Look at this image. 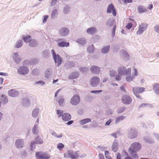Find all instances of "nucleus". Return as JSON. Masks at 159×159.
Returning a JSON list of instances; mask_svg holds the SVG:
<instances>
[{"instance_id": "1", "label": "nucleus", "mask_w": 159, "mask_h": 159, "mask_svg": "<svg viewBox=\"0 0 159 159\" xmlns=\"http://www.w3.org/2000/svg\"><path fill=\"white\" fill-rule=\"evenodd\" d=\"M127 136L128 138L133 139L138 136V133L136 129L134 127H129L127 130Z\"/></svg>"}, {"instance_id": "2", "label": "nucleus", "mask_w": 159, "mask_h": 159, "mask_svg": "<svg viewBox=\"0 0 159 159\" xmlns=\"http://www.w3.org/2000/svg\"><path fill=\"white\" fill-rule=\"evenodd\" d=\"M51 52L55 63H57V66H60L62 62V59L60 56L58 54H56L53 49L51 50Z\"/></svg>"}, {"instance_id": "3", "label": "nucleus", "mask_w": 159, "mask_h": 159, "mask_svg": "<svg viewBox=\"0 0 159 159\" xmlns=\"http://www.w3.org/2000/svg\"><path fill=\"white\" fill-rule=\"evenodd\" d=\"M118 73L121 75H123L127 74L128 73H130L131 69L129 68L127 70L126 68L123 65H121L118 67L117 69Z\"/></svg>"}, {"instance_id": "4", "label": "nucleus", "mask_w": 159, "mask_h": 159, "mask_svg": "<svg viewBox=\"0 0 159 159\" xmlns=\"http://www.w3.org/2000/svg\"><path fill=\"white\" fill-rule=\"evenodd\" d=\"M18 73L21 75H25L27 74L29 71V68L25 66L19 67L17 70Z\"/></svg>"}, {"instance_id": "5", "label": "nucleus", "mask_w": 159, "mask_h": 159, "mask_svg": "<svg viewBox=\"0 0 159 159\" xmlns=\"http://www.w3.org/2000/svg\"><path fill=\"white\" fill-rule=\"evenodd\" d=\"M141 144L138 142H135L133 143L129 148L130 151L137 152L139 151L141 148Z\"/></svg>"}, {"instance_id": "6", "label": "nucleus", "mask_w": 159, "mask_h": 159, "mask_svg": "<svg viewBox=\"0 0 159 159\" xmlns=\"http://www.w3.org/2000/svg\"><path fill=\"white\" fill-rule=\"evenodd\" d=\"M37 159H49L50 156L46 152L42 153L40 152H37L35 154Z\"/></svg>"}, {"instance_id": "7", "label": "nucleus", "mask_w": 159, "mask_h": 159, "mask_svg": "<svg viewBox=\"0 0 159 159\" xmlns=\"http://www.w3.org/2000/svg\"><path fill=\"white\" fill-rule=\"evenodd\" d=\"M148 27V25L145 23H143L140 24L139 26V29L136 32V34L140 35L142 34L145 31Z\"/></svg>"}, {"instance_id": "8", "label": "nucleus", "mask_w": 159, "mask_h": 159, "mask_svg": "<svg viewBox=\"0 0 159 159\" xmlns=\"http://www.w3.org/2000/svg\"><path fill=\"white\" fill-rule=\"evenodd\" d=\"M80 102V96L77 95H75L71 99L70 103L72 105L75 106L77 105Z\"/></svg>"}, {"instance_id": "9", "label": "nucleus", "mask_w": 159, "mask_h": 159, "mask_svg": "<svg viewBox=\"0 0 159 159\" xmlns=\"http://www.w3.org/2000/svg\"><path fill=\"white\" fill-rule=\"evenodd\" d=\"M100 79L98 76L93 77L90 80V84L91 86L93 87H96L99 84Z\"/></svg>"}, {"instance_id": "10", "label": "nucleus", "mask_w": 159, "mask_h": 159, "mask_svg": "<svg viewBox=\"0 0 159 159\" xmlns=\"http://www.w3.org/2000/svg\"><path fill=\"white\" fill-rule=\"evenodd\" d=\"M120 54L121 58H123L125 61H128L130 59V56L128 53L125 50L123 49L120 51Z\"/></svg>"}, {"instance_id": "11", "label": "nucleus", "mask_w": 159, "mask_h": 159, "mask_svg": "<svg viewBox=\"0 0 159 159\" xmlns=\"http://www.w3.org/2000/svg\"><path fill=\"white\" fill-rule=\"evenodd\" d=\"M121 100L122 102L126 104H129L132 100L131 98L129 96L126 95L122 96Z\"/></svg>"}, {"instance_id": "12", "label": "nucleus", "mask_w": 159, "mask_h": 159, "mask_svg": "<svg viewBox=\"0 0 159 159\" xmlns=\"http://www.w3.org/2000/svg\"><path fill=\"white\" fill-rule=\"evenodd\" d=\"M8 93L9 96L13 97H17L19 94L18 91L15 89H11L8 91Z\"/></svg>"}, {"instance_id": "13", "label": "nucleus", "mask_w": 159, "mask_h": 159, "mask_svg": "<svg viewBox=\"0 0 159 159\" xmlns=\"http://www.w3.org/2000/svg\"><path fill=\"white\" fill-rule=\"evenodd\" d=\"M12 58L14 61L17 64H19L20 62L21 59L20 58L17 52H14L12 56Z\"/></svg>"}, {"instance_id": "14", "label": "nucleus", "mask_w": 159, "mask_h": 159, "mask_svg": "<svg viewBox=\"0 0 159 159\" xmlns=\"http://www.w3.org/2000/svg\"><path fill=\"white\" fill-rule=\"evenodd\" d=\"M24 144V142L22 139H18L15 142V145L18 148H22Z\"/></svg>"}, {"instance_id": "15", "label": "nucleus", "mask_w": 159, "mask_h": 159, "mask_svg": "<svg viewBox=\"0 0 159 159\" xmlns=\"http://www.w3.org/2000/svg\"><path fill=\"white\" fill-rule=\"evenodd\" d=\"M137 11L139 13H143L147 11V7L143 5H140L137 7Z\"/></svg>"}, {"instance_id": "16", "label": "nucleus", "mask_w": 159, "mask_h": 159, "mask_svg": "<svg viewBox=\"0 0 159 159\" xmlns=\"http://www.w3.org/2000/svg\"><path fill=\"white\" fill-rule=\"evenodd\" d=\"M75 66V63L73 61H67L65 64L64 67L66 69H71L72 68L74 67Z\"/></svg>"}, {"instance_id": "17", "label": "nucleus", "mask_w": 159, "mask_h": 159, "mask_svg": "<svg viewBox=\"0 0 159 159\" xmlns=\"http://www.w3.org/2000/svg\"><path fill=\"white\" fill-rule=\"evenodd\" d=\"M60 33L61 35L65 36L68 35L69 33V30L66 27H63L60 30Z\"/></svg>"}, {"instance_id": "18", "label": "nucleus", "mask_w": 159, "mask_h": 159, "mask_svg": "<svg viewBox=\"0 0 159 159\" xmlns=\"http://www.w3.org/2000/svg\"><path fill=\"white\" fill-rule=\"evenodd\" d=\"M91 72L94 74H99L100 71V68L96 66H93L90 68Z\"/></svg>"}, {"instance_id": "19", "label": "nucleus", "mask_w": 159, "mask_h": 159, "mask_svg": "<svg viewBox=\"0 0 159 159\" xmlns=\"http://www.w3.org/2000/svg\"><path fill=\"white\" fill-rule=\"evenodd\" d=\"M71 115L69 113H66L63 114L62 116V120L65 121H67L71 119Z\"/></svg>"}, {"instance_id": "20", "label": "nucleus", "mask_w": 159, "mask_h": 159, "mask_svg": "<svg viewBox=\"0 0 159 159\" xmlns=\"http://www.w3.org/2000/svg\"><path fill=\"white\" fill-rule=\"evenodd\" d=\"M132 90L134 94L139 93L144 91V88L141 87L133 88Z\"/></svg>"}, {"instance_id": "21", "label": "nucleus", "mask_w": 159, "mask_h": 159, "mask_svg": "<svg viewBox=\"0 0 159 159\" xmlns=\"http://www.w3.org/2000/svg\"><path fill=\"white\" fill-rule=\"evenodd\" d=\"M143 139L146 142L148 143L151 144L154 142L153 139L150 136H145L143 137Z\"/></svg>"}, {"instance_id": "22", "label": "nucleus", "mask_w": 159, "mask_h": 159, "mask_svg": "<svg viewBox=\"0 0 159 159\" xmlns=\"http://www.w3.org/2000/svg\"><path fill=\"white\" fill-rule=\"evenodd\" d=\"M96 30V28L94 27H92L88 28L87 30L86 31L88 34L93 35L95 33Z\"/></svg>"}, {"instance_id": "23", "label": "nucleus", "mask_w": 159, "mask_h": 159, "mask_svg": "<svg viewBox=\"0 0 159 159\" xmlns=\"http://www.w3.org/2000/svg\"><path fill=\"white\" fill-rule=\"evenodd\" d=\"M22 104L24 107L28 106L30 104V101L28 98H23L22 100Z\"/></svg>"}, {"instance_id": "24", "label": "nucleus", "mask_w": 159, "mask_h": 159, "mask_svg": "<svg viewBox=\"0 0 159 159\" xmlns=\"http://www.w3.org/2000/svg\"><path fill=\"white\" fill-rule=\"evenodd\" d=\"M79 75L78 72H75L72 73L69 76L68 78L70 79H73L77 78Z\"/></svg>"}, {"instance_id": "25", "label": "nucleus", "mask_w": 159, "mask_h": 159, "mask_svg": "<svg viewBox=\"0 0 159 159\" xmlns=\"http://www.w3.org/2000/svg\"><path fill=\"white\" fill-rule=\"evenodd\" d=\"M0 100L4 104H7L8 101L7 97L4 94H2L1 96Z\"/></svg>"}, {"instance_id": "26", "label": "nucleus", "mask_w": 159, "mask_h": 159, "mask_svg": "<svg viewBox=\"0 0 159 159\" xmlns=\"http://www.w3.org/2000/svg\"><path fill=\"white\" fill-rule=\"evenodd\" d=\"M39 108L34 109L32 111V115L34 118H36L38 116L39 112Z\"/></svg>"}, {"instance_id": "27", "label": "nucleus", "mask_w": 159, "mask_h": 159, "mask_svg": "<svg viewBox=\"0 0 159 159\" xmlns=\"http://www.w3.org/2000/svg\"><path fill=\"white\" fill-rule=\"evenodd\" d=\"M57 45L60 47H67L69 45L68 42L61 41L57 43Z\"/></svg>"}, {"instance_id": "28", "label": "nucleus", "mask_w": 159, "mask_h": 159, "mask_svg": "<svg viewBox=\"0 0 159 159\" xmlns=\"http://www.w3.org/2000/svg\"><path fill=\"white\" fill-rule=\"evenodd\" d=\"M29 44L30 47H34L38 45V42L36 40L33 39L29 41Z\"/></svg>"}, {"instance_id": "29", "label": "nucleus", "mask_w": 159, "mask_h": 159, "mask_svg": "<svg viewBox=\"0 0 159 159\" xmlns=\"http://www.w3.org/2000/svg\"><path fill=\"white\" fill-rule=\"evenodd\" d=\"M52 71L50 68L47 69L44 73L45 77L47 79H49L51 76Z\"/></svg>"}, {"instance_id": "30", "label": "nucleus", "mask_w": 159, "mask_h": 159, "mask_svg": "<svg viewBox=\"0 0 159 159\" xmlns=\"http://www.w3.org/2000/svg\"><path fill=\"white\" fill-rule=\"evenodd\" d=\"M35 143L36 144H42L43 143V140L38 136L35 139Z\"/></svg>"}, {"instance_id": "31", "label": "nucleus", "mask_w": 159, "mask_h": 159, "mask_svg": "<svg viewBox=\"0 0 159 159\" xmlns=\"http://www.w3.org/2000/svg\"><path fill=\"white\" fill-rule=\"evenodd\" d=\"M91 119L89 118H85L80 120L79 121V123L81 125H83L85 124L91 122Z\"/></svg>"}, {"instance_id": "32", "label": "nucleus", "mask_w": 159, "mask_h": 159, "mask_svg": "<svg viewBox=\"0 0 159 159\" xmlns=\"http://www.w3.org/2000/svg\"><path fill=\"white\" fill-rule=\"evenodd\" d=\"M110 47V46L109 45L104 46L101 49V52L105 54L107 53L109 50Z\"/></svg>"}, {"instance_id": "33", "label": "nucleus", "mask_w": 159, "mask_h": 159, "mask_svg": "<svg viewBox=\"0 0 159 159\" xmlns=\"http://www.w3.org/2000/svg\"><path fill=\"white\" fill-rule=\"evenodd\" d=\"M131 72L129 73V74L128 73L126 77V80L128 82H130L132 81L133 80L135 79V77L133 75H131Z\"/></svg>"}, {"instance_id": "34", "label": "nucleus", "mask_w": 159, "mask_h": 159, "mask_svg": "<svg viewBox=\"0 0 159 159\" xmlns=\"http://www.w3.org/2000/svg\"><path fill=\"white\" fill-rule=\"evenodd\" d=\"M70 8L69 5H66L64 6L63 12L65 14H66L69 13L70 11Z\"/></svg>"}, {"instance_id": "35", "label": "nucleus", "mask_w": 159, "mask_h": 159, "mask_svg": "<svg viewBox=\"0 0 159 159\" xmlns=\"http://www.w3.org/2000/svg\"><path fill=\"white\" fill-rule=\"evenodd\" d=\"M153 90L157 95H159V84L156 83L154 85Z\"/></svg>"}, {"instance_id": "36", "label": "nucleus", "mask_w": 159, "mask_h": 159, "mask_svg": "<svg viewBox=\"0 0 159 159\" xmlns=\"http://www.w3.org/2000/svg\"><path fill=\"white\" fill-rule=\"evenodd\" d=\"M115 7L111 3L108 6L107 12V13H111L112 12V11L114 9Z\"/></svg>"}, {"instance_id": "37", "label": "nucleus", "mask_w": 159, "mask_h": 159, "mask_svg": "<svg viewBox=\"0 0 159 159\" xmlns=\"http://www.w3.org/2000/svg\"><path fill=\"white\" fill-rule=\"evenodd\" d=\"M67 154L71 159H76V157L74 155L73 152L71 150H68Z\"/></svg>"}, {"instance_id": "38", "label": "nucleus", "mask_w": 159, "mask_h": 159, "mask_svg": "<svg viewBox=\"0 0 159 159\" xmlns=\"http://www.w3.org/2000/svg\"><path fill=\"white\" fill-rule=\"evenodd\" d=\"M76 42L82 45H84L86 44L85 39L84 38H79L76 40Z\"/></svg>"}, {"instance_id": "39", "label": "nucleus", "mask_w": 159, "mask_h": 159, "mask_svg": "<svg viewBox=\"0 0 159 159\" xmlns=\"http://www.w3.org/2000/svg\"><path fill=\"white\" fill-rule=\"evenodd\" d=\"M32 133L34 134H37L38 133V125L37 124L34 125L32 130Z\"/></svg>"}, {"instance_id": "40", "label": "nucleus", "mask_w": 159, "mask_h": 159, "mask_svg": "<svg viewBox=\"0 0 159 159\" xmlns=\"http://www.w3.org/2000/svg\"><path fill=\"white\" fill-rule=\"evenodd\" d=\"M87 50L88 52L90 53H93L94 51V48L93 44L88 46L87 48Z\"/></svg>"}, {"instance_id": "41", "label": "nucleus", "mask_w": 159, "mask_h": 159, "mask_svg": "<svg viewBox=\"0 0 159 159\" xmlns=\"http://www.w3.org/2000/svg\"><path fill=\"white\" fill-rule=\"evenodd\" d=\"M42 55L45 58H48L50 55V52H49L48 50H45L42 53Z\"/></svg>"}, {"instance_id": "42", "label": "nucleus", "mask_w": 159, "mask_h": 159, "mask_svg": "<svg viewBox=\"0 0 159 159\" xmlns=\"http://www.w3.org/2000/svg\"><path fill=\"white\" fill-rule=\"evenodd\" d=\"M58 12L57 9H54L51 14V17L52 19H54L56 17V15H57Z\"/></svg>"}, {"instance_id": "43", "label": "nucleus", "mask_w": 159, "mask_h": 159, "mask_svg": "<svg viewBox=\"0 0 159 159\" xmlns=\"http://www.w3.org/2000/svg\"><path fill=\"white\" fill-rule=\"evenodd\" d=\"M125 118V116H120L117 117L115 120V123L116 124L118 123L120 121L123 120Z\"/></svg>"}, {"instance_id": "44", "label": "nucleus", "mask_w": 159, "mask_h": 159, "mask_svg": "<svg viewBox=\"0 0 159 159\" xmlns=\"http://www.w3.org/2000/svg\"><path fill=\"white\" fill-rule=\"evenodd\" d=\"M112 149L113 151L115 152H117L118 150V145L117 143H113L112 146Z\"/></svg>"}, {"instance_id": "45", "label": "nucleus", "mask_w": 159, "mask_h": 159, "mask_svg": "<svg viewBox=\"0 0 159 159\" xmlns=\"http://www.w3.org/2000/svg\"><path fill=\"white\" fill-rule=\"evenodd\" d=\"M114 22V20L109 19L106 22V25L109 26L111 27L112 25H113Z\"/></svg>"}, {"instance_id": "46", "label": "nucleus", "mask_w": 159, "mask_h": 159, "mask_svg": "<svg viewBox=\"0 0 159 159\" xmlns=\"http://www.w3.org/2000/svg\"><path fill=\"white\" fill-rule=\"evenodd\" d=\"M130 152L133 159H136L138 158L139 156L136 153V152H133V151H130Z\"/></svg>"}, {"instance_id": "47", "label": "nucleus", "mask_w": 159, "mask_h": 159, "mask_svg": "<svg viewBox=\"0 0 159 159\" xmlns=\"http://www.w3.org/2000/svg\"><path fill=\"white\" fill-rule=\"evenodd\" d=\"M30 38L31 36L30 35H28L25 37L23 36V39L25 42L27 43L28 42L29 43V41L30 40Z\"/></svg>"}, {"instance_id": "48", "label": "nucleus", "mask_w": 159, "mask_h": 159, "mask_svg": "<svg viewBox=\"0 0 159 159\" xmlns=\"http://www.w3.org/2000/svg\"><path fill=\"white\" fill-rule=\"evenodd\" d=\"M23 45V41L22 40H20L17 41L16 45L15 47L17 48H20Z\"/></svg>"}, {"instance_id": "49", "label": "nucleus", "mask_w": 159, "mask_h": 159, "mask_svg": "<svg viewBox=\"0 0 159 159\" xmlns=\"http://www.w3.org/2000/svg\"><path fill=\"white\" fill-rule=\"evenodd\" d=\"M126 107H120L118 108L117 112L118 113H121L125 109Z\"/></svg>"}, {"instance_id": "50", "label": "nucleus", "mask_w": 159, "mask_h": 159, "mask_svg": "<svg viewBox=\"0 0 159 159\" xmlns=\"http://www.w3.org/2000/svg\"><path fill=\"white\" fill-rule=\"evenodd\" d=\"M64 147V145L62 143H58L57 145V148L60 150H61Z\"/></svg>"}, {"instance_id": "51", "label": "nucleus", "mask_w": 159, "mask_h": 159, "mask_svg": "<svg viewBox=\"0 0 159 159\" xmlns=\"http://www.w3.org/2000/svg\"><path fill=\"white\" fill-rule=\"evenodd\" d=\"M56 113L58 115V117H62L63 113V111L60 110H57L56 111Z\"/></svg>"}, {"instance_id": "52", "label": "nucleus", "mask_w": 159, "mask_h": 159, "mask_svg": "<svg viewBox=\"0 0 159 159\" xmlns=\"http://www.w3.org/2000/svg\"><path fill=\"white\" fill-rule=\"evenodd\" d=\"M116 73V71H114L113 70H111L110 71V75L111 77H114Z\"/></svg>"}, {"instance_id": "53", "label": "nucleus", "mask_w": 159, "mask_h": 159, "mask_svg": "<svg viewBox=\"0 0 159 159\" xmlns=\"http://www.w3.org/2000/svg\"><path fill=\"white\" fill-rule=\"evenodd\" d=\"M35 144H36V143H35V141H33L31 142L30 145V147L31 150H33L34 149Z\"/></svg>"}, {"instance_id": "54", "label": "nucleus", "mask_w": 159, "mask_h": 159, "mask_svg": "<svg viewBox=\"0 0 159 159\" xmlns=\"http://www.w3.org/2000/svg\"><path fill=\"white\" fill-rule=\"evenodd\" d=\"M64 102V99L63 98H60L58 101L59 104L60 106H62Z\"/></svg>"}, {"instance_id": "55", "label": "nucleus", "mask_w": 159, "mask_h": 159, "mask_svg": "<svg viewBox=\"0 0 159 159\" xmlns=\"http://www.w3.org/2000/svg\"><path fill=\"white\" fill-rule=\"evenodd\" d=\"M149 106V107H151L152 106V105L151 104H149L148 103H143L139 107V108H142L146 106Z\"/></svg>"}, {"instance_id": "56", "label": "nucleus", "mask_w": 159, "mask_h": 159, "mask_svg": "<svg viewBox=\"0 0 159 159\" xmlns=\"http://www.w3.org/2000/svg\"><path fill=\"white\" fill-rule=\"evenodd\" d=\"M116 28V25H115L114 26L112 30L111 35L113 37H114L115 36Z\"/></svg>"}, {"instance_id": "57", "label": "nucleus", "mask_w": 159, "mask_h": 159, "mask_svg": "<svg viewBox=\"0 0 159 159\" xmlns=\"http://www.w3.org/2000/svg\"><path fill=\"white\" fill-rule=\"evenodd\" d=\"M109 152L108 151H106L105 152V155L106 158L107 159H112L111 156L108 155Z\"/></svg>"}, {"instance_id": "58", "label": "nucleus", "mask_w": 159, "mask_h": 159, "mask_svg": "<svg viewBox=\"0 0 159 159\" xmlns=\"http://www.w3.org/2000/svg\"><path fill=\"white\" fill-rule=\"evenodd\" d=\"M32 74L33 75H37L38 74V70L36 69H34L32 71Z\"/></svg>"}, {"instance_id": "59", "label": "nucleus", "mask_w": 159, "mask_h": 159, "mask_svg": "<svg viewBox=\"0 0 159 159\" xmlns=\"http://www.w3.org/2000/svg\"><path fill=\"white\" fill-rule=\"evenodd\" d=\"M155 31L159 34V24L156 25L154 27Z\"/></svg>"}, {"instance_id": "60", "label": "nucleus", "mask_w": 159, "mask_h": 159, "mask_svg": "<svg viewBox=\"0 0 159 159\" xmlns=\"http://www.w3.org/2000/svg\"><path fill=\"white\" fill-rule=\"evenodd\" d=\"M87 68L86 67H82L80 68V71L82 72L83 73L87 71Z\"/></svg>"}, {"instance_id": "61", "label": "nucleus", "mask_w": 159, "mask_h": 159, "mask_svg": "<svg viewBox=\"0 0 159 159\" xmlns=\"http://www.w3.org/2000/svg\"><path fill=\"white\" fill-rule=\"evenodd\" d=\"M102 92V90H92L90 91L91 93H99Z\"/></svg>"}, {"instance_id": "62", "label": "nucleus", "mask_w": 159, "mask_h": 159, "mask_svg": "<svg viewBox=\"0 0 159 159\" xmlns=\"http://www.w3.org/2000/svg\"><path fill=\"white\" fill-rule=\"evenodd\" d=\"M121 76L120 75L118 74V75H116L115 77V79L117 81H119L121 79Z\"/></svg>"}, {"instance_id": "63", "label": "nucleus", "mask_w": 159, "mask_h": 159, "mask_svg": "<svg viewBox=\"0 0 159 159\" xmlns=\"http://www.w3.org/2000/svg\"><path fill=\"white\" fill-rule=\"evenodd\" d=\"M132 26V24L131 22H129L127 24L126 26V28L128 29H130Z\"/></svg>"}, {"instance_id": "64", "label": "nucleus", "mask_w": 159, "mask_h": 159, "mask_svg": "<svg viewBox=\"0 0 159 159\" xmlns=\"http://www.w3.org/2000/svg\"><path fill=\"white\" fill-rule=\"evenodd\" d=\"M153 135L157 138V139L159 141V134L154 133H153Z\"/></svg>"}]
</instances>
